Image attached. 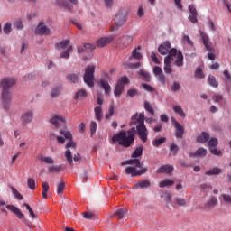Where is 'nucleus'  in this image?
Listing matches in <instances>:
<instances>
[{
    "label": "nucleus",
    "mask_w": 231,
    "mask_h": 231,
    "mask_svg": "<svg viewBox=\"0 0 231 231\" xmlns=\"http://www.w3.org/2000/svg\"><path fill=\"white\" fill-rule=\"evenodd\" d=\"M189 156L193 158V156H207V149L205 148H199L195 153H190Z\"/></svg>",
    "instance_id": "nucleus-33"
},
{
    "label": "nucleus",
    "mask_w": 231,
    "mask_h": 231,
    "mask_svg": "<svg viewBox=\"0 0 231 231\" xmlns=\"http://www.w3.org/2000/svg\"><path fill=\"white\" fill-rule=\"evenodd\" d=\"M35 33L36 35H51V30L44 25V23H40Z\"/></svg>",
    "instance_id": "nucleus-16"
},
{
    "label": "nucleus",
    "mask_w": 231,
    "mask_h": 231,
    "mask_svg": "<svg viewBox=\"0 0 231 231\" xmlns=\"http://www.w3.org/2000/svg\"><path fill=\"white\" fill-rule=\"evenodd\" d=\"M174 171V166L172 165H162L157 171V174H171Z\"/></svg>",
    "instance_id": "nucleus-20"
},
{
    "label": "nucleus",
    "mask_w": 231,
    "mask_h": 231,
    "mask_svg": "<svg viewBox=\"0 0 231 231\" xmlns=\"http://www.w3.org/2000/svg\"><path fill=\"white\" fill-rule=\"evenodd\" d=\"M178 151H180V147L177 146L176 143H172L170 146V152L172 156H176L178 154Z\"/></svg>",
    "instance_id": "nucleus-46"
},
{
    "label": "nucleus",
    "mask_w": 231,
    "mask_h": 231,
    "mask_svg": "<svg viewBox=\"0 0 231 231\" xmlns=\"http://www.w3.org/2000/svg\"><path fill=\"white\" fill-rule=\"evenodd\" d=\"M199 32L206 50H208V51H212L214 48L212 47V43H210V38L203 31H200Z\"/></svg>",
    "instance_id": "nucleus-14"
},
{
    "label": "nucleus",
    "mask_w": 231,
    "mask_h": 231,
    "mask_svg": "<svg viewBox=\"0 0 231 231\" xmlns=\"http://www.w3.org/2000/svg\"><path fill=\"white\" fill-rule=\"evenodd\" d=\"M208 145L209 149H214L213 147H217V145H219V141L217 140V138H209L208 141Z\"/></svg>",
    "instance_id": "nucleus-36"
},
{
    "label": "nucleus",
    "mask_w": 231,
    "mask_h": 231,
    "mask_svg": "<svg viewBox=\"0 0 231 231\" xmlns=\"http://www.w3.org/2000/svg\"><path fill=\"white\" fill-rule=\"evenodd\" d=\"M144 109L151 115L152 116H154V107L149 103V101H144Z\"/></svg>",
    "instance_id": "nucleus-32"
},
{
    "label": "nucleus",
    "mask_w": 231,
    "mask_h": 231,
    "mask_svg": "<svg viewBox=\"0 0 231 231\" xmlns=\"http://www.w3.org/2000/svg\"><path fill=\"white\" fill-rule=\"evenodd\" d=\"M94 113H95V116H96V120H97V122H100L102 120V118H104V113L102 112V106L95 107Z\"/></svg>",
    "instance_id": "nucleus-26"
},
{
    "label": "nucleus",
    "mask_w": 231,
    "mask_h": 231,
    "mask_svg": "<svg viewBox=\"0 0 231 231\" xmlns=\"http://www.w3.org/2000/svg\"><path fill=\"white\" fill-rule=\"evenodd\" d=\"M60 171H62V166L60 165H52L48 169L50 174H57L58 172H60Z\"/></svg>",
    "instance_id": "nucleus-30"
},
{
    "label": "nucleus",
    "mask_w": 231,
    "mask_h": 231,
    "mask_svg": "<svg viewBox=\"0 0 231 231\" xmlns=\"http://www.w3.org/2000/svg\"><path fill=\"white\" fill-rule=\"evenodd\" d=\"M134 187L135 189H149L151 187V180L149 179L139 180Z\"/></svg>",
    "instance_id": "nucleus-21"
},
{
    "label": "nucleus",
    "mask_w": 231,
    "mask_h": 231,
    "mask_svg": "<svg viewBox=\"0 0 231 231\" xmlns=\"http://www.w3.org/2000/svg\"><path fill=\"white\" fill-rule=\"evenodd\" d=\"M189 20L190 21V23H193V24H196V23H198V10L196 9V6L194 5H189Z\"/></svg>",
    "instance_id": "nucleus-15"
},
{
    "label": "nucleus",
    "mask_w": 231,
    "mask_h": 231,
    "mask_svg": "<svg viewBox=\"0 0 231 231\" xmlns=\"http://www.w3.org/2000/svg\"><path fill=\"white\" fill-rule=\"evenodd\" d=\"M50 124H52L55 127H60V125H64L66 124V119L62 116H53L50 119Z\"/></svg>",
    "instance_id": "nucleus-13"
},
{
    "label": "nucleus",
    "mask_w": 231,
    "mask_h": 231,
    "mask_svg": "<svg viewBox=\"0 0 231 231\" xmlns=\"http://www.w3.org/2000/svg\"><path fill=\"white\" fill-rule=\"evenodd\" d=\"M195 77L196 79H204L205 75L203 74V70L198 68L195 72Z\"/></svg>",
    "instance_id": "nucleus-60"
},
{
    "label": "nucleus",
    "mask_w": 231,
    "mask_h": 231,
    "mask_svg": "<svg viewBox=\"0 0 231 231\" xmlns=\"http://www.w3.org/2000/svg\"><path fill=\"white\" fill-rule=\"evenodd\" d=\"M64 189H66V182H60V184H58L57 194L59 196L64 194Z\"/></svg>",
    "instance_id": "nucleus-49"
},
{
    "label": "nucleus",
    "mask_w": 231,
    "mask_h": 231,
    "mask_svg": "<svg viewBox=\"0 0 231 231\" xmlns=\"http://www.w3.org/2000/svg\"><path fill=\"white\" fill-rule=\"evenodd\" d=\"M210 140V134L207 132H202L201 135L197 137V142L199 143H207Z\"/></svg>",
    "instance_id": "nucleus-25"
},
{
    "label": "nucleus",
    "mask_w": 231,
    "mask_h": 231,
    "mask_svg": "<svg viewBox=\"0 0 231 231\" xmlns=\"http://www.w3.org/2000/svg\"><path fill=\"white\" fill-rule=\"evenodd\" d=\"M6 208L7 210L13 212V214H15L18 219H24V214H23V212H21V209H19L17 207L14 205H7Z\"/></svg>",
    "instance_id": "nucleus-18"
},
{
    "label": "nucleus",
    "mask_w": 231,
    "mask_h": 231,
    "mask_svg": "<svg viewBox=\"0 0 231 231\" xmlns=\"http://www.w3.org/2000/svg\"><path fill=\"white\" fill-rule=\"evenodd\" d=\"M143 154V146L137 147L132 154V158H140Z\"/></svg>",
    "instance_id": "nucleus-40"
},
{
    "label": "nucleus",
    "mask_w": 231,
    "mask_h": 231,
    "mask_svg": "<svg viewBox=\"0 0 231 231\" xmlns=\"http://www.w3.org/2000/svg\"><path fill=\"white\" fill-rule=\"evenodd\" d=\"M174 59H176L174 61L175 66H177V68H183V53L180 51L172 48L170 54L164 59V72L166 75H171L172 73L171 62H172Z\"/></svg>",
    "instance_id": "nucleus-3"
},
{
    "label": "nucleus",
    "mask_w": 231,
    "mask_h": 231,
    "mask_svg": "<svg viewBox=\"0 0 231 231\" xmlns=\"http://www.w3.org/2000/svg\"><path fill=\"white\" fill-rule=\"evenodd\" d=\"M172 185H174L173 180H166L161 181L159 187L161 189H165V187H171Z\"/></svg>",
    "instance_id": "nucleus-42"
},
{
    "label": "nucleus",
    "mask_w": 231,
    "mask_h": 231,
    "mask_svg": "<svg viewBox=\"0 0 231 231\" xmlns=\"http://www.w3.org/2000/svg\"><path fill=\"white\" fill-rule=\"evenodd\" d=\"M80 97H82L83 98H86V97H88V92L86 91V89H80L79 90L76 95L74 96L75 100H79V98H80Z\"/></svg>",
    "instance_id": "nucleus-45"
},
{
    "label": "nucleus",
    "mask_w": 231,
    "mask_h": 231,
    "mask_svg": "<svg viewBox=\"0 0 231 231\" xmlns=\"http://www.w3.org/2000/svg\"><path fill=\"white\" fill-rule=\"evenodd\" d=\"M38 160H40L42 163H45L46 165H53V163H55V160H53V158L50 156H44L42 154L38 156Z\"/></svg>",
    "instance_id": "nucleus-22"
},
{
    "label": "nucleus",
    "mask_w": 231,
    "mask_h": 231,
    "mask_svg": "<svg viewBox=\"0 0 231 231\" xmlns=\"http://www.w3.org/2000/svg\"><path fill=\"white\" fill-rule=\"evenodd\" d=\"M68 46H69V40H64V41L60 42V43L56 44V48L58 50H66V48H68Z\"/></svg>",
    "instance_id": "nucleus-38"
},
{
    "label": "nucleus",
    "mask_w": 231,
    "mask_h": 231,
    "mask_svg": "<svg viewBox=\"0 0 231 231\" xmlns=\"http://www.w3.org/2000/svg\"><path fill=\"white\" fill-rule=\"evenodd\" d=\"M60 91H62V87L52 88L51 90V97L52 98H56V97H59V95H60Z\"/></svg>",
    "instance_id": "nucleus-35"
},
{
    "label": "nucleus",
    "mask_w": 231,
    "mask_h": 231,
    "mask_svg": "<svg viewBox=\"0 0 231 231\" xmlns=\"http://www.w3.org/2000/svg\"><path fill=\"white\" fill-rule=\"evenodd\" d=\"M121 165H135L137 169H142V162L139 159H130L126 162H123Z\"/></svg>",
    "instance_id": "nucleus-23"
},
{
    "label": "nucleus",
    "mask_w": 231,
    "mask_h": 231,
    "mask_svg": "<svg viewBox=\"0 0 231 231\" xmlns=\"http://www.w3.org/2000/svg\"><path fill=\"white\" fill-rule=\"evenodd\" d=\"M97 122L92 121L90 123V134H91V136H93V134H95L97 133Z\"/></svg>",
    "instance_id": "nucleus-54"
},
{
    "label": "nucleus",
    "mask_w": 231,
    "mask_h": 231,
    "mask_svg": "<svg viewBox=\"0 0 231 231\" xmlns=\"http://www.w3.org/2000/svg\"><path fill=\"white\" fill-rule=\"evenodd\" d=\"M27 185L31 190H35V180L32 178H29L27 180Z\"/></svg>",
    "instance_id": "nucleus-53"
},
{
    "label": "nucleus",
    "mask_w": 231,
    "mask_h": 231,
    "mask_svg": "<svg viewBox=\"0 0 231 231\" xmlns=\"http://www.w3.org/2000/svg\"><path fill=\"white\" fill-rule=\"evenodd\" d=\"M141 50H142V47H140V46L134 49L133 51H132V55L129 57V60H133V59H136L137 60H141V59H142V53H140Z\"/></svg>",
    "instance_id": "nucleus-24"
},
{
    "label": "nucleus",
    "mask_w": 231,
    "mask_h": 231,
    "mask_svg": "<svg viewBox=\"0 0 231 231\" xmlns=\"http://www.w3.org/2000/svg\"><path fill=\"white\" fill-rule=\"evenodd\" d=\"M95 65H88L85 69L83 80L88 88H93L95 86Z\"/></svg>",
    "instance_id": "nucleus-4"
},
{
    "label": "nucleus",
    "mask_w": 231,
    "mask_h": 231,
    "mask_svg": "<svg viewBox=\"0 0 231 231\" xmlns=\"http://www.w3.org/2000/svg\"><path fill=\"white\" fill-rule=\"evenodd\" d=\"M67 80H69L72 84H77L79 80L78 74H69L67 76Z\"/></svg>",
    "instance_id": "nucleus-44"
},
{
    "label": "nucleus",
    "mask_w": 231,
    "mask_h": 231,
    "mask_svg": "<svg viewBox=\"0 0 231 231\" xmlns=\"http://www.w3.org/2000/svg\"><path fill=\"white\" fill-rule=\"evenodd\" d=\"M175 202L177 203V205H179V207H185L187 205V201L185 200V199L181 198H176Z\"/></svg>",
    "instance_id": "nucleus-58"
},
{
    "label": "nucleus",
    "mask_w": 231,
    "mask_h": 231,
    "mask_svg": "<svg viewBox=\"0 0 231 231\" xmlns=\"http://www.w3.org/2000/svg\"><path fill=\"white\" fill-rule=\"evenodd\" d=\"M208 80V84L212 86V88H217V86H219V83L216 80V77L214 76H209Z\"/></svg>",
    "instance_id": "nucleus-47"
},
{
    "label": "nucleus",
    "mask_w": 231,
    "mask_h": 231,
    "mask_svg": "<svg viewBox=\"0 0 231 231\" xmlns=\"http://www.w3.org/2000/svg\"><path fill=\"white\" fill-rule=\"evenodd\" d=\"M158 51L161 53V55H170L171 51H172V49H171V42L166 41L163 42L159 47Z\"/></svg>",
    "instance_id": "nucleus-12"
},
{
    "label": "nucleus",
    "mask_w": 231,
    "mask_h": 231,
    "mask_svg": "<svg viewBox=\"0 0 231 231\" xmlns=\"http://www.w3.org/2000/svg\"><path fill=\"white\" fill-rule=\"evenodd\" d=\"M151 59L154 64H160V59H158V56L155 54V52H152Z\"/></svg>",
    "instance_id": "nucleus-64"
},
{
    "label": "nucleus",
    "mask_w": 231,
    "mask_h": 231,
    "mask_svg": "<svg viewBox=\"0 0 231 231\" xmlns=\"http://www.w3.org/2000/svg\"><path fill=\"white\" fill-rule=\"evenodd\" d=\"M125 174H130L132 178H134L136 176H142L143 174H145L147 172V168H141L140 171H136V168L127 166L125 170Z\"/></svg>",
    "instance_id": "nucleus-11"
},
{
    "label": "nucleus",
    "mask_w": 231,
    "mask_h": 231,
    "mask_svg": "<svg viewBox=\"0 0 231 231\" xmlns=\"http://www.w3.org/2000/svg\"><path fill=\"white\" fill-rule=\"evenodd\" d=\"M139 75L141 77H143V79L146 81L149 82V80H151V75H149V72L145 71V70H139Z\"/></svg>",
    "instance_id": "nucleus-48"
},
{
    "label": "nucleus",
    "mask_w": 231,
    "mask_h": 231,
    "mask_svg": "<svg viewBox=\"0 0 231 231\" xmlns=\"http://www.w3.org/2000/svg\"><path fill=\"white\" fill-rule=\"evenodd\" d=\"M127 23V12L121 10L115 17V23L117 28L124 26Z\"/></svg>",
    "instance_id": "nucleus-7"
},
{
    "label": "nucleus",
    "mask_w": 231,
    "mask_h": 231,
    "mask_svg": "<svg viewBox=\"0 0 231 231\" xmlns=\"http://www.w3.org/2000/svg\"><path fill=\"white\" fill-rule=\"evenodd\" d=\"M12 32V24L11 23H5L4 25V32L6 33V35H8V33H10Z\"/></svg>",
    "instance_id": "nucleus-63"
},
{
    "label": "nucleus",
    "mask_w": 231,
    "mask_h": 231,
    "mask_svg": "<svg viewBox=\"0 0 231 231\" xmlns=\"http://www.w3.org/2000/svg\"><path fill=\"white\" fill-rule=\"evenodd\" d=\"M156 125L152 128L154 133H160L162 129L163 128V125L162 122H156Z\"/></svg>",
    "instance_id": "nucleus-57"
},
{
    "label": "nucleus",
    "mask_w": 231,
    "mask_h": 231,
    "mask_svg": "<svg viewBox=\"0 0 231 231\" xmlns=\"http://www.w3.org/2000/svg\"><path fill=\"white\" fill-rule=\"evenodd\" d=\"M165 142H167V138L161 137V138L153 140L152 145H153V147H160L162 143H165Z\"/></svg>",
    "instance_id": "nucleus-39"
},
{
    "label": "nucleus",
    "mask_w": 231,
    "mask_h": 231,
    "mask_svg": "<svg viewBox=\"0 0 231 231\" xmlns=\"http://www.w3.org/2000/svg\"><path fill=\"white\" fill-rule=\"evenodd\" d=\"M216 205H217V198L216 197H211L208 202L205 204V207L207 208H214V207H216Z\"/></svg>",
    "instance_id": "nucleus-28"
},
{
    "label": "nucleus",
    "mask_w": 231,
    "mask_h": 231,
    "mask_svg": "<svg viewBox=\"0 0 231 231\" xmlns=\"http://www.w3.org/2000/svg\"><path fill=\"white\" fill-rule=\"evenodd\" d=\"M171 124H173L175 127V137L181 140V138H183V134H185V128L174 117H171Z\"/></svg>",
    "instance_id": "nucleus-8"
},
{
    "label": "nucleus",
    "mask_w": 231,
    "mask_h": 231,
    "mask_svg": "<svg viewBox=\"0 0 231 231\" xmlns=\"http://www.w3.org/2000/svg\"><path fill=\"white\" fill-rule=\"evenodd\" d=\"M113 115H115V103L114 102H112L109 105L108 113L105 115V117L106 120H109V118H111V116H113Z\"/></svg>",
    "instance_id": "nucleus-37"
},
{
    "label": "nucleus",
    "mask_w": 231,
    "mask_h": 231,
    "mask_svg": "<svg viewBox=\"0 0 231 231\" xmlns=\"http://www.w3.org/2000/svg\"><path fill=\"white\" fill-rule=\"evenodd\" d=\"M42 198L43 199H48V191L50 190V184L48 182H43L42 185Z\"/></svg>",
    "instance_id": "nucleus-31"
},
{
    "label": "nucleus",
    "mask_w": 231,
    "mask_h": 231,
    "mask_svg": "<svg viewBox=\"0 0 231 231\" xmlns=\"http://www.w3.org/2000/svg\"><path fill=\"white\" fill-rule=\"evenodd\" d=\"M182 42L184 44H189V46H194V42H192V40H190V37L189 35H184L182 37Z\"/></svg>",
    "instance_id": "nucleus-52"
},
{
    "label": "nucleus",
    "mask_w": 231,
    "mask_h": 231,
    "mask_svg": "<svg viewBox=\"0 0 231 231\" xmlns=\"http://www.w3.org/2000/svg\"><path fill=\"white\" fill-rule=\"evenodd\" d=\"M14 198H16V199H19V201H23V195H21V193H19V191H17V189L15 188H14V186L10 187Z\"/></svg>",
    "instance_id": "nucleus-50"
},
{
    "label": "nucleus",
    "mask_w": 231,
    "mask_h": 231,
    "mask_svg": "<svg viewBox=\"0 0 231 231\" xmlns=\"http://www.w3.org/2000/svg\"><path fill=\"white\" fill-rule=\"evenodd\" d=\"M159 82L162 84V86H169V80H167V78H165V75L161 74L157 76Z\"/></svg>",
    "instance_id": "nucleus-51"
},
{
    "label": "nucleus",
    "mask_w": 231,
    "mask_h": 231,
    "mask_svg": "<svg viewBox=\"0 0 231 231\" xmlns=\"http://www.w3.org/2000/svg\"><path fill=\"white\" fill-rule=\"evenodd\" d=\"M180 89H181V85H180V83L178 82H174L171 86V91H173V93H176V91H180Z\"/></svg>",
    "instance_id": "nucleus-61"
},
{
    "label": "nucleus",
    "mask_w": 231,
    "mask_h": 231,
    "mask_svg": "<svg viewBox=\"0 0 231 231\" xmlns=\"http://www.w3.org/2000/svg\"><path fill=\"white\" fill-rule=\"evenodd\" d=\"M222 171L221 168L214 167L209 171H206V176H219Z\"/></svg>",
    "instance_id": "nucleus-27"
},
{
    "label": "nucleus",
    "mask_w": 231,
    "mask_h": 231,
    "mask_svg": "<svg viewBox=\"0 0 231 231\" xmlns=\"http://www.w3.org/2000/svg\"><path fill=\"white\" fill-rule=\"evenodd\" d=\"M0 86L2 88V104L5 111L10 110V104H12V92L10 88L15 86V79L14 78H5L4 79Z\"/></svg>",
    "instance_id": "nucleus-2"
},
{
    "label": "nucleus",
    "mask_w": 231,
    "mask_h": 231,
    "mask_svg": "<svg viewBox=\"0 0 231 231\" xmlns=\"http://www.w3.org/2000/svg\"><path fill=\"white\" fill-rule=\"evenodd\" d=\"M136 125L135 127H133ZM130 128L127 132L122 130L112 136V143L122 147H131L134 143V134H138L141 141L145 143L148 140L149 130L145 126V115L135 113L131 117Z\"/></svg>",
    "instance_id": "nucleus-1"
},
{
    "label": "nucleus",
    "mask_w": 231,
    "mask_h": 231,
    "mask_svg": "<svg viewBox=\"0 0 231 231\" xmlns=\"http://www.w3.org/2000/svg\"><path fill=\"white\" fill-rule=\"evenodd\" d=\"M65 158L68 163L73 167V154L71 153V150H67L65 152Z\"/></svg>",
    "instance_id": "nucleus-41"
},
{
    "label": "nucleus",
    "mask_w": 231,
    "mask_h": 231,
    "mask_svg": "<svg viewBox=\"0 0 231 231\" xmlns=\"http://www.w3.org/2000/svg\"><path fill=\"white\" fill-rule=\"evenodd\" d=\"M153 73L156 77H160V75H163V71L162 70V68L155 66L153 68Z\"/></svg>",
    "instance_id": "nucleus-59"
},
{
    "label": "nucleus",
    "mask_w": 231,
    "mask_h": 231,
    "mask_svg": "<svg viewBox=\"0 0 231 231\" xmlns=\"http://www.w3.org/2000/svg\"><path fill=\"white\" fill-rule=\"evenodd\" d=\"M116 44H117L119 48H127V46H131V44H133V36L123 35L116 41Z\"/></svg>",
    "instance_id": "nucleus-9"
},
{
    "label": "nucleus",
    "mask_w": 231,
    "mask_h": 231,
    "mask_svg": "<svg viewBox=\"0 0 231 231\" xmlns=\"http://www.w3.org/2000/svg\"><path fill=\"white\" fill-rule=\"evenodd\" d=\"M173 111L174 113H176V115H179V116H181V118H185V116H187V115L183 111V108H181V106H174Z\"/></svg>",
    "instance_id": "nucleus-34"
},
{
    "label": "nucleus",
    "mask_w": 231,
    "mask_h": 231,
    "mask_svg": "<svg viewBox=\"0 0 231 231\" xmlns=\"http://www.w3.org/2000/svg\"><path fill=\"white\" fill-rule=\"evenodd\" d=\"M128 82H129V79L127 77H122L118 79L114 89V95L116 97L118 98V97L122 95V91H124V86Z\"/></svg>",
    "instance_id": "nucleus-6"
},
{
    "label": "nucleus",
    "mask_w": 231,
    "mask_h": 231,
    "mask_svg": "<svg viewBox=\"0 0 231 231\" xmlns=\"http://www.w3.org/2000/svg\"><path fill=\"white\" fill-rule=\"evenodd\" d=\"M125 214H127V209L125 208H120L119 210L116 211L113 216H118L119 219H124L125 217Z\"/></svg>",
    "instance_id": "nucleus-43"
},
{
    "label": "nucleus",
    "mask_w": 231,
    "mask_h": 231,
    "mask_svg": "<svg viewBox=\"0 0 231 231\" xmlns=\"http://www.w3.org/2000/svg\"><path fill=\"white\" fill-rule=\"evenodd\" d=\"M222 199H224L225 203H227V205H231V195L230 194H223Z\"/></svg>",
    "instance_id": "nucleus-62"
},
{
    "label": "nucleus",
    "mask_w": 231,
    "mask_h": 231,
    "mask_svg": "<svg viewBox=\"0 0 231 231\" xmlns=\"http://www.w3.org/2000/svg\"><path fill=\"white\" fill-rule=\"evenodd\" d=\"M109 74H107L106 72H102L101 79L99 80V88H101V89H104L105 95H106V97H109V95H111V85H109Z\"/></svg>",
    "instance_id": "nucleus-5"
},
{
    "label": "nucleus",
    "mask_w": 231,
    "mask_h": 231,
    "mask_svg": "<svg viewBox=\"0 0 231 231\" xmlns=\"http://www.w3.org/2000/svg\"><path fill=\"white\" fill-rule=\"evenodd\" d=\"M209 151L211 154H214V156H218L219 158L223 156V152H221V150H217L216 148H210Z\"/></svg>",
    "instance_id": "nucleus-55"
},
{
    "label": "nucleus",
    "mask_w": 231,
    "mask_h": 231,
    "mask_svg": "<svg viewBox=\"0 0 231 231\" xmlns=\"http://www.w3.org/2000/svg\"><path fill=\"white\" fill-rule=\"evenodd\" d=\"M33 121V110H28L22 116V122L23 124H30Z\"/></svg>",
    "instance_id": "nucleus-19"
},
{
    "label": "nucleus",
    "mask_w": 231,
    "mask_h": 231,
    "mask_svg": "<svg viewBox=\"0 0 231 231\" xmlns=\"http://www.w3.org/2000/svg\"><path fill=\"white\" fill-rule=\"evenodd\" d=\"M115 40V36L103 37L97 41V48H104V46H107V44H111Z\"/></svg>",
    "instance_id": "nucleus-17"
},
{
    "label": "nucleus",
    "mask_w": 231,
    "mask_h": 231,
    "mask_svg": "<svg viewBox=\"0 0 231 231\" xmlns=\"http://www.w3.org/2000/svg\"><path fill=\"white\" fill-rule=\"evenodd\" d=\"M73 51V46H69L68 49L61 52L60 55V59H69L70 57V53Z\"/></svg>",
    "instance_id": "nucleus-29"
},
{
    "label": "nucleus",
    "mask_w": 231,
    "mask_h": 231,
    "mask_svg": "<svg viewBox=\"0 0 231 231\" xmlns=\"http://www.w3.org/2000/svg\"><path fill=\"white\" fill-rule=\"evenodd\" d=\"M142 88H143L145 91H148V93H154V88H152L151 85L147 83H143Z\"/></svg>",
    "instance_id": "nucleus-56"
},
{
    "label": "nucleus",
    "mask_w": 231,
    "mask_h": 231,
    "mask_svg": "<svg viewBox=\"0 0 231 231\" xmlns=\"http://www.w3.org/2000/svg\"><path fill=\"white\" fill-rule=\"evenodd\" d=\"M60 134L66 138V140H69V142L66 143V149H69V147H72V149H75L77 147V143L73 142V135H71V133L68 130H60Z\"/></svg>",
    "instance_id": "nucleus-10"
}]
</instances>
